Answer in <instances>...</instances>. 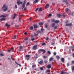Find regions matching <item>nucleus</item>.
<instances>
[{"label": "nucleus", "instance_id": "obj_28", "mask_svg": "<svg viewBox=\"0 0 74 74\" xmlns=\"http://www.w3.org/2000/svg\"><path fill=\"white\" fill-rule=\"evenodd\" d=\"M15 62L16 64L17 65H19V66H20V67H21V65L18 64V63H16V61H15Z\"/></svg>", "mask_w": 74, "mask_h": 74}, {"label": "nucleus", "instance_id": "obj_36", "mask_svg": "<svg viewBox=\"0 0 74 74\" xmlns=\"http://www.w3.org/2000/svg\"><path fill=\"white\" fill-rule=\"evenodd\" d=\"M28 40V38H26L24 39V40L25 41H26L27 40Z\"/></svg>", "mask_w": 74, "mask_h": 74}, {"label": "nucleus", "instance_id": "obj_22", "mask_svg": "<svg viewBox=\"0 0 74 74\" xmlns=\"http://www.w3.org/2000/svg\"><path fill=\"white\" fill-rule=\"evenodd\" d=\"M42 11V8H39V10H38L39 11Z\"/></svg>", "mask_w": 74, "mask_h": 74}, {"label": "nucleus", "instance_id": "obj_46", "mask_svg": "<svg viewBox=\"0 0 74 74\" xmlns=\"http://www.w3.org/2000/svg\"><path fill=\"white\" fill-rule=\"evenodd\" d=\"M15 8H18V6H17V5H16L15 6Z\"/></svg>", "mask_w": 74, "mask_h": 74}, {"label": "nucleus", "instance_id": "obj_3", "mask_svg": "<svg viewBox=\"0 0 74 74\" xmlns=\"http://www.w3.org/2000/svg\"><path fill=\"white\" fill-rule=\"evenodd\" d=\"M25 56L26 58H26V59H27V60H28L30 59V58H29L30 57V55H26Z\"/></svg>", "mask_w": 74, "mask_h": 74}, {"label": "nucleus", "instance_id": "obj_9", "mask_svg": "<svg viewBox=\"0 0 74 74\" xmlns=\"http://www.w3.org/2000/svg\"><path fill=\"white\" fill-rule=\"evenodd\" d=\"M49 4H46L45 6V8H46V9L48 8L49 7Z\"/></svg>", "mask_w": 74, "mask_h": 74}, {"label": "nucleus", "instance_id": "obj_31", "mask_svg": "<svg viewBox=\"0 0 74 74\" xmlns=\"http://www.w3.org/2000/svg\"><path fill=\"white\" fill-rule=\"evenodd\" d=\"M72 71H74V66H73L71 69Z\"/></svg>", "mask_w": 74, "mask_h": 74}, {"label": "nucleus", "instance_id": "obj_49", "mask_svg": "<svg viewBox=\"0 0 74 74\" xmlns=\"http://www.w3.org/2000/svg\"><path fill=\"white\" fill-rule=\"evenodd\" d=\"M67 1V0H63V2H66Z\"/></svg>", "mask_w": 74, "mask_h": 74}, {"label": "nucleus", "instance_id": "obj_1", "mask_svg": "<svg viewBox=\"0 0 74 74\" xmlns=\"http://www.w3.org/2000/svg\"><path fill=\"white\" fill-rule=\"evenodd\" d=\"M4 8H5V9H3V11H6L7 9V7H6L5 5H3V8H2V9H3Z\"/></svg>", "mask_w": 74, "mask_h": 74}, {"label": "nucleus", "instance_id": "obj_40", "mask_svg": "<svg viewBox=\"0 0 74 74\" xmlns=\"http://www.w3.org/2000/svg\"><path fill=\"white\" fill-rule=\"evenodd\" d=\"M30 5V3H29V2H28L26 4V5Z\"/></svg>", "mask_w": 74, "mask_h": 74}, {"label": "nucleus", "instance_id": "obj_52", "mask_svg": "<svg viewBox=\"0 0 74 74\" xmlns=\"http://www.w3.org/2000/svg\"><path fill=\"white\" fill-rule=\"evenodd\" d=\"M43 58L44 59H45L46 58H47V56H44L43 57Z\"/></svg>", "mask_w": 74, "mask_h": 74}, {"label": "nucleus", "instance_id": "obj_21", "mask_svg": "<svg viewBox=\"0 0 74 74\" xmlns=\"http://www.w3.org/2000/svg\"><path fill=\"white\" fill-rule=\"evenodd\" d=\"M34 3L35 4L37 3H38V0H35V1H34Z\"/></svg>", "mask_w": 74, "mask_h": 74}, {"label": "nucleus", "instance_id": "obj_13", "mask_svg": "<svg viewBox=\"0 0 74 74\" xmlns=\"http://www.w3.org/2000/svg\"><path fill=\"white\" fill-rule=\"evenodd\" d=\"M71 49H72V51H73L74 50V44L73 45V46L71 47Z\"/></svg>", "mask_w": 74, "mask_h": 74}, {"label": "nucleus", "instance_id": "obj_51", "mask_svg": "<svg viewBox=\"0 0 74 74\" xmlns=\"http://www.w3.org/2000/svg\"><path fill=\"white\" fill-rule=\"evenodd\" d=\"M40 69L41 70H43V68L41 67V68H40Z\"/></svg>", "mask_w": 74, "mask_h": 74}, {"label": "nucleus", "instance_id": "obj_41", "mask_svg": "<svg viewBox=\"0 0 74 74\" xmlns=\"http://www.w3.org/2000/svg\"><path fill=\"white\" fill-rule=\"evenodd\" d=\"M38 8H36L35 10L36 12H37V11H38Z\"/></svg>", "mask_w": 74, "mask_h": 74}, {"label": "nucleus", "instance_id": "obj_34", "mask_svg": "<svg viewBox=\"0 0 74 74\" xmlns=\"http://www.w3.org/2000/svg\"><path fill=\"white\" fill-rule=\"evenodd\" d=\"M10 50L12 52L13 51V50H14V48H11Z\"/></svg>", "mask_w": 74, "mask_h": 74}, {"label": "nucleus", "instance_id": "obj_38", "mask_svg": "<svg viewBox=\"0 0 74 74\" xmlns=\"http://www.w3.org/2000/svg\"><path fill=\"white\" fill-rule=\"evenodd\" d=\"M49 40V38L48 37H47L46 38V40L47 41H48V40Z\"/></svg>", "mask_w": 74, "mask_h": 74}, {"label": "nucleus", "instance_id": "obj_8", "mask_svg": "<svg viewBox=\"0 0 74 74\" xmlns=\"http://www.w3.org/2000/svg\"><path fill=\"white\" fill-rule=\"evenodd\" d=\"M37 48V45H35L33 47V49L34 50H36Z\"/></svg>", "mask_w": 74, "mask_h": 74}, {"label": "nucleus", "instance_id": "obj_17", "mask_svg": "<svg viewBox=\"0 0 74 74\" xmlns=\"http://www.w3.org/2000/svg\"><path fill=\"white\" fill-rule=\"evenodd\" d=\"M5 26L7 27H9L10 26V25H8V23H6Z\"/></svg>", "mask_w": 74, "mask_h": 74}, {"label": "nucleus", "instance_id": "obj_33", "mask_svg": "<svg viewBox=\"0 0 74 74\" xmlns=\"http://www.w3.org/2000/svg\"><path fill=\"white\" fill-rule=\"evenodd\" d=\"M57 16H58V17H60L61 16H62V15H61L59 14H58Z\"/></svg>", "mask_w": 74, "mask_h": 74}, {"label": "nucleus", "instance_id": "obj_27", "mask_svg": "<svg viewBox=\"0 0 74 74\" xmlns=\"http://www.w3.org/2000/svg\"><path fill=\"white\" fill-rule=\"evenodd\" d=\"M23 48V47H22V46H20L19 47V48H20L19 51H21V49H22Z\"/></svg>", "mask_w": 74, "mask_h": 74}, {"label": "nucleus", "instance_id": "obj_32", "mask_svg": "<svg viewBox=\"0 0 74 74\" xmlns=\"http://www.w3.org/2000/svg\"><path fill=\"white\" fill-rule=\"evenodd\" d=\"M36 33H41V32L40 31H37L36 32Z\"/></svg>", "mask_w": 74, "mask_h": 74}, {"label": "nucleus", "instance_id": "obj_50", "mask_svg": "<svg viewBox=\"0 0 74 74\" xmlns=\"http://www.w3.org/2000/svg\"><path fill=\"white\" fill-rule=\"evenodd\" d=\"M16 36H15L13 38V39H16Z\"/></svg>", "mask_w": 74, "mask_h": 74}, {"label": "nucleus", "instance_id": "obj_20", "mask_svg": "<svg viewBox=\"0 0 74 74\" xmlns=\"http://www.w3.org/2000/svg\"><path fill=\"white\" fill-rule=\"evenodd\" d=\"M39 25H42L44 23H38Z\"/></svg>", "mask_w": 74, "mask_h": 74}, {"label": "nucleus", "instance_id": "obj_60", "mask_svg": "<svg viewBox=\"0 0 74 74\" xmlns=\"http://www.w3.org/2000/svg\"><path fill=\"white\" fill-rule=\"evenodd\" d=\"M38 36V34H37L34 35L35 36Z\"/></svg>", "mask_w": 74, "mask_h": 74}, {"label": "nucleus", "instance_id": "obj_47", "mask_svg": "<svg viewBox=\"0 0 74 74\" xmlns=\"http://www.w3.org/2000/svg\"><path fill=\"white\" fill-rule=\"evenodd\" d=\"M72 63L73 64H74V60L72 61Z\"/></svg>", "mask_w": 74, "mask_h": 74}, {"label": "nucleus", "instance_id": "obj_16", "mask_svg": "<svg viewBox=\"0 0 74 74\" xmlns=\"http://www.w3.org/2000/svg\"><path fill=\"white\" fill-rule=\"evenodd\" d=\"M34 28H37V25L35 24L34 25Z\"/></svg>", "mask_w": 74, "mask_h": 74}, {"label": "nucleus", "instance_id": "obj_58", "mask_svg": "<svg viewBox=\"0 0 74 74\" xmlns=\"http://www.w3.org/2000/svg\"><path fill=\"white\" fill-rule=\"evenodd\" d=\"M52 22H55V20L54 19H52L51 20Z\"/></svg>", "mask_w": 74, "mask_h": 74}, {"label": "nucleus", "instance_id": "obj_55", "mask_svg": "<svg viewBox=\"0 0 74 74\" xmlns=\"http://www.w3.org/2000/svg\"><path fill=\"white\" fill-rule=\"evenodd\" d=\"M47 72H48L49 73V72H50V70H47Z\"/></svg>", "mask_w": 74, "mask_h": 74}, {"label": "nucleus", "instance_id": "obj_61", "mask_svg": "<svg viewBox=\"0 0 74 74\" xmlns=\"http://www.w3.org/2000/svg\"><path fill=\"white\" fill-rule=\"evenodd\" d=\"M74 12H73L72 13V15L73 16V15L74 14Z\"/></svg>", "mask_w": 74, "mask_h": 74}, {"label": "nucleus", "instance_id": "obj_12", "mask_svg": "<svg viewBox=\"0 0 74 74\" xmlns=\"http://www.w3.org/2000/svg\"><path fill=\"white\" fill-rule=\"evenodd\" d=\"M61 60L62 62V63H63V62H64V58H62Z\"/></svg>", "mask_w": 74, "mask_h": 74}, {"label": "nucleus", "instance_id": "obj_19", "mask_svg": "<svg viewBox=\"0 0 74 74\" xmlns=\"http://www.w3.org/2000/svg\"><path fill=\"white\" fill-rule=\"evenodd\" d=\"M22 7H23L22 10H23V9L25 7V5L24 4H23L22 5Z\"/></svg>", "mask_w": 74, "mask_h": 74}, {"label": "nucleus", "instance_id": "obj_44", "mask_svg": "<svg viewBox=\"0 0 74 74\" xmlns=\"http://www.w3.org/2000/svg\"><path fill=\"white\" fill-rule=\"evenodd\" d=\"M54 27L55 29H57V28H58V27L57 26H56Z\"/></svg>", "mask_w": 74, "mask_h": 74}, {"label": "nucleus", "instance_id": "obj_57", "mask_svg": "<svg viewBox=\"0 0 74 74\" xmlns=\"http://www.w3.org/2000/svg\"><path fill=\"white\" fill-rule=\"evenodd\" d=\"M40 51V50H39L38 51V53H41V52H42V51Z\"/></svg>", "mask_w": 74, "mask_h": 74}, {"label": "nucleus", "instance_id": "obj_42", "mask_svg": "<svg viewBox=\"0 0 74 74\" xmlns=\"http://www.w3.org/2000/svg\"><path fill=\"white\" fill-rule=\"evenodd\" d=\"M47 60H45L44 61V63H47Z\"/></svg>", "mask_w": 74, "mask_h": 74}, {"label": "nucleus", "instance_id": "obj_53", "mask_svg": "<svg viewBox=\"0 0 74 74\" xmlns=\"http://www.w3.org/2000/svg\"><path fill=\"white\" fill-rule=\"evenodd\" d=\"M52 16V14H49V16Z\"/></svg>", "mask_w": 74, "mask_h": 74}, {"label": "nucleus", "instance_id": "obj_29", "mask_svg": "<svg viewBox=\"0 0 74 74\" xmlns=\"http://www.w3.org/2000/svg\"><path fill=\"white\" fill-rule=\"evenodd\" d=\"M64 73H65L63 71H62L60 73V74H64Z\"/></svg>", "mask_w": 74, "mask_h": 74}, {"label": "nucleus", "instance_id": "obj_37", "mask_svg": "<svg viewBox=\"0 0 74 74\" xmlns=\"http://www.w3.org/2000/svg\"><path fill=\"white\" fill-rule=\"evenodd\" d=\"M47 53L49 54V55L51 54V52H50V51H47Z\"/></svg>", "mask_w": 74, "mask_h": 74}, {"label": "nucleus", "instance_id": "obj_56", "mask_svg": "<svg viewBox=\"0 0 74 74\" xmlns=\"http://www.w3.org/2000/svg\"><path fill=\"white\" fill-rule=\"evenodd\" d=\"M62 16H63V17H65V15H64V14H63L61 15Z\"/></svg>", "mask_w": 74, "mask_h": 74}, {"label": "nucleus", "instance_id": "obj_30", "mask_svg": "<svg viewBox=\"0 0 74 74\" xmlns=\"http://www.w3.org/2000/svg\"><path fill=\"white\" fill-rule=\"evenodd\" d=\"M26 0H25L24 1V2H23V4L25 5V4H26Z\"/></svg>", "mask_w": 74, "mask_h": 74}, {"label": "nucleus", "instance_id": "obj_24", "mask_svg": "<svg viewBox=\"0 0 74 74\" xmlns=\"http://www.w3.org/2000/svg\"><path fill=\"white\" fill-rule=\"evenodd\" d=\"M36 67V64H34L32 66V67L33 68H34V67Z\"/></svg>", "mask_w": 74, "mask_h": 74}, {"label": "nucleus", "instance_id": "obj_10", "mask_svg": "<svg viewBox=\"0 0 74 74\" xmlns=\"http://www.w3.org/2000/svg\"><path fill=\"white\" fill-rule=\"evenodd\" d=\"M7 16L2 15L0 16V18H5Z\"/></svg>", "mask_w": 74, "mask_h": 74}, {"label": "nucleus", "instance_id": "obj_59", "mask_svg": "<svg viewBox=\"0 0 74 74\" xmlns=\"http://www.w3.org/2000/svg\"><path fill=\"white\" fill-rule=\"evenodd\" d=\"M69 21H68V20H67L66 22H65V23H68Z\"/></svg>", "mask_w": 74, "mask_h": 74}, {"label": "nucleus", "instance_id": "obj_63", "mask_svg": "<svg viewBox=\"0 0 74 74\" xmlns=\"http://www.w3.org/2000/svg\"><path fill=\"white\" fill-rule=\"evenodd\" d=\"M64 74H68V73H67L65 72L64 73Z\"/></svg>", "mask_w": 74, "mask_h": 74}, {"label": "nucleus", "instance_id": "obj_35", "mask_svg": "<svg viewBox=\"0 0 74 74\" xmlns=\"http://www.w3.org/2000/svg\"><path fill=\"white\" fill-rule=\"evenodd\" d=\"M52 45H54L55 44V42L54 41L53 42H51V44Z\"/></svg>", "mask_w": 74, "mask_h": 74}, {"label": "nucleus", "instance_id": "obj_25", "mask_svg": "<svg viewBox=\"0 0 74 74\" xmlns=\"http://www.w3.org/2000/svg\"><path fill=\"white\" fill-rule=\"evenodd\" d=\"M53 58H50L49 60V61H52V60H53Z\"/></svg>", "mask_w": 74, "mask_h": 74}, {"label": "nucleus", "instance_id": "obj_45", "mask_svg": "<svg viewBox=\"0 0 74 74\" xmlns=\"http://www.w3.org/2000/svg\"><path fill=\"white\" fill-rule=\"evenodd\" d=\"M53 55H56V52H54L53 53Z\"/></svg>", "mask_w": 74, "mask_h": 74}, {"label": "nucleus", "instance_id": "obj_26", "mask_svg": "<svg viewBox=\"0 0 74 74\" xmlns=\"http://www.w3.org/2000/svg\"><path fill=\"white\" fill-rule=\"evenodd\" d=\"M68 11H69V9L67 8H66L65 9L66 12H68Z\"/></svg>", "mask_w": 74, "mask_h": 74}, {"label": "nucleus", "instance_id": "obj_14", "mask_svg": "<svg viewBox=\"0 0 74 74\" xmlns=\"http://www.w3.org/2000/svg\"><path fill=\"white\" fill-rule=\"evenodd\" d=\"M54 22L56 23H59V21L55 20V21H54Z\"/></svg>", "mask_w": 74, "mask_h": 74}, {"label": "nucleus", "instance_id": "obj_18", "mask_svg": "<svg viewBox=\"0 0 74 74\" xmlns=\"http://www.w3.org/2000/svg\"><path fill=\"white\" fill-rule=\"evenodd\" d=\"M4 20H5V18H2L0 19V21H4Z\"/></svg>", "mask_w": 74, "mask_h": 74}, {"label": "nucleus", "instance_id": "obj_6", "mask_svg": "<svg viewBox=\"0 0 74 74\" xmlns=\"http://www.w3.org/2000/svg\"><path fill=\"white\" fill-rule=\"evenodd\" d=\"M72 23H68L65 25L66 26H72Z\"/></svg>", "mask_w": 74, "mask_h": 74}, {"label": "nucleus", "instance_id": "obj_4", "mask_svg": "<svg viewBox=\"0 0 74 74\" xmlns=\"http://www.w3.org/2000/svg\"><path fill=\"white\" fill-rule=\"evenodd\" d=\"M40 51H42V52H43V53H45V52H46L45 50L44 49H39V52H40Z\"/></svg>", "mask_w": 74, "mask_h": 74}, {"label": "nucleus", "instance_id": "obj_2", "mask_svg": "<svg viewBox=\"0 0 74 74\" xmlns=\"http://www.w3.org/2000/svg\"><path fill=\"white\" fill-rule=\"evenodd\" d=\"M17 3L18 5H19V4H22V2H20L21 1L20 0H17Z\"/></svg>", "mask_w": 74, "mask_h": 74}, {"label": "nucleus", "instance_id": "obj_7", "mask_svg": "<svg viewBox=\"0 0 74 74\" xmlns=\"http://www.w3.org/2000/svg\"><path fill=\"white\" fill-rule=\"evenodd\" d=\"M44 62V61H43V60H41L40 62H38V64H40V65H41V64H42Z\"/></svg>", "mask_w": 74, "mask_h": 74}, {"label": "nucleus", "instance_id": "obj_54", "mask_svg": "<svg viewBox=\"0 0 74 74\" xmlns=\"http://www.w3.org/2000/svg\"><path fill=\"white\" fill-rule=\"evenodd\" d=\"M45 45V43H43L42 44V45Z\"/></svg>", "mask_w": 74, "mask_h": 74}, {"label": "nucleus", "instance_id": "obj_43", "mask_svg": "<svg viewBox=\"0 0 74 74\" xmlns=\"http://www.w3.org/2000/svg\"><path fill=\"white\" fill-rule=\"evenodd\" d=\"M0 56H4V55L2 53L0 54Z\"/></svg>", "mask_w": 74, "mask_h": 74}, {"label": "nucleus", "instance_id": "obj_64", "mask_svg": "<svg viewBox=\"0 0 74 74\" xmlns=\"http://www.w3.org/2000/svg\"><path fill=\"white\" fill-rule=\"evenodd\" d=\"M72 56H73V58H74V53H73L72 54Z\"/></svg>", "mask_w": 74, "mask_h": 74}, {"label": "nucleus", "instance_id": "obj_62", "mask_svg": "<svg viewBox=\"0 0 74 74\" xmlns=\"http://www.w3.org/2000/svg\"><path fill=\"white\" fill-rule=\"evenodd\" d=\"M26 7H25L24 9V10H26Z\"/></svg>", "mask_w": 74, "mask_h": 74}, {"label": "nucleus", "instance_id": "obj_23", "mask_svg": "<svg viewBox=\"0 0 74 74\" xmlns=\"http://www.w3.org/2000/svg\"><path fill=\"white\" fill-rule=\"evenodd\" d=\"M29 29L30 30H33V26H31L29 28Z\"/></svg>", "mask_w": 74, "mask_h": 74}, {"label": "nucleus", "instance_id": "obj_5", "mask_svg": "<svg viewBox=\"0 0 74 74\" xmlns=\"http://www.w3.org/2000/svg\"><path fill=\"white\" fill-rule=\"evenodd\" d=\"M47 68H48V69H51V64H49L47 66Z\"/></svg>", "mask_w": 74, "mask_h": 74}, {"label": "nucleus", "instance_id": "obj_48", "mask_svg": "<svg viewBox=\"0 0 74 74\" xmlns=\"http://www.w3.org/2000/svg\"><path fill=\"white\" fill-rule=\"evenodd\" d=\"M35 40V39L34 38L31 39L32 41H34V40Z\"/></svg>", "mask_w": 74, "mask_h": 74}, {"label": "nucleus", "instance_id": "obj_39", "mask_svg": "<svg viewBox=\"0 0 74 74\" xmlns=\"http://www.w3.org/2000/svg\"><path fill=\"white\" fill-rule=\"evenodd\" d=\"M67 67H68V66H70V63H67Z\"/></svg>", "mask_w": 74, "mask_h": 74}, {"label": "nucleus", "instance_id": "obj_15", "mask_svg": "<svg viewBox=\"0 0 74 74\" xmlns=\"http://www.w3.org/2000/svg\"><path fill=\"white\" fill-rule=\"evenodd\" d=\"M55 23H53L51 25V26L53 27H55Z\"/></svg>", "mask_w": 74, "mask_h": 74}, {"label": "nucleus", "instance_id": "obj_11", "mask_svg": "<svg viewBox=\"0 0 74 74\" xmlns=\"http://www.w3.org/2000/svg\"><path fill=\"white\" fill-rule=\"evenodd\" d=\"M56 58L57 59V60H59L60 59V57L58 56H57Z\"/></svg>", "mask_w": 74, "mask_h": 74}]
</instances>
